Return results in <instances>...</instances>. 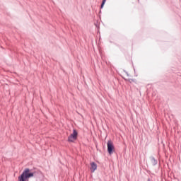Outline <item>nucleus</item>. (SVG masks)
<instances>
[{"instance_id": "1", "label": "nucleus", "mask_w": 181, "mask_h": 181, "mask_svg": "<svg viewBox=\"0 0 181 181\" xmlns=\"http://www.w3.org/2000/svg\"><path fill=\"white\" fill-rule=\"evenodd\" d=\"M39 177L42 176V171L38 169L34 168V170H30L29 168H25L22 174L18 177V181H29L30 177Z\"/></svg>"}, {"instance_id": "2", "label": "nucleus", "mask_w": 181, "mask_h": 181, "mask_svg": "<svg viewBox=\"0 0 181 181\" xmlns=\"http://www.w3.org/2000/svg\"><path fill=\"white\" fill-rule=\"evenodd\" d=\"M107 153H109V155H112V153H114V152H115V146H114V143L112 142V141L109 140L107 143Z\"/></svg>"}, {"instance_id": "3", "label": "nucleus", "mask_w": 181, "mask_h": 181, "mask_svg": "<svg viewBox=\"0 0 181 181\" xmlns=\"http://www.w3.org/2000/svg\"><path fill=\"white\" fill-rule=\"evenodd\" d=\"M77 135H78V132H77V130L74 129L72 134L68 136V142H74L77 139Z\"/></svg>"}, {"instance_id": "4", "label": "nucleus", "mask_w": 181, "mask_h": 181, "mask_svg": "<svg viewBox=\"0 0 181 181\" xmlns=\"http://www.w3.org/2000/svg\"><path fill=\"white\" fill-rule=\"evenodd\" d=\"M90 172H92V173H94V172H95V170H97V163H95V162H92L90 163Z\"/></svg>"}, {"instance_id": "5", "label": "nucleus", "mask_w": 181, "mask_h": 181, "mask_svg": "<svg viewBox=\"0 0 181 181\" xmlns=\"http://www.w3.org/2000/svg\"><path fill=\"white\" fill-rule=\"evenodd\" d=\"M151 162L153 166H156V165H158V160L155 159V157H151Z\"/></svg>"}, {"instance_id": "6", "label": "nucleus", "mask_w": 181, "mask_h": 181, "mask_svg": "<svg viewBox=\"0 0 181 181\" xmlns=\"http://www.w3.org/2000/svg\"><path fill=\"white\" fill-rule=\"evenodd\" d=\"M105 2H107V0H103L101 5H100V9H103L104 8V5H105Z\"/></svg>"}, {"instance_id": "7", "label": "nucleus", "mask_w": 181, "mask_h": 181, "mask_svg": "<svg viewBox=\"0 0 181 181\" xmlns=\"http://www.w3.org/2000/svg\"><path fill=\"white\" fill-rule=\"evenodd\" d=\"M127 81H129V83H135L136 80L134 78H129L127 80Z\"/></svg>"}, {"instance_id": "8", "label": "nucleus", "mask_w": 181, "mask_h": 181, "mask_svg": "<svg viewBox=\"0 0 181 181\" xmlns=\"http://www.w3.org/2000/svg\"><path fill=\"white\" fill-rule=\"evenodd\" d=\"M124 71V73L127 74V76H129V74H128V71Z\"/></svg>"}, {"instance_id": "9", "label": "nucleus", "mask_w": 181, "mask_h": 181, "mask_svg": "<svg viewBox=\"0 0 181 181\" xmlns=\"http://www.w3.org/2000/svg\"><path fill=\"white\" fill-rule=\"evenodd\" d=\"M124 80H125L126 81H128V79L124 78Z\"/></svg>"}, {"instance_id": "10", "label": "nucleus", "mask_w": 181, "mask_h": 181, "mask_svg": "<svg viewBox=\"0 0 181 181\" xmlns=\"http://www.w3.org/2000/svg\"><path fill=\"white\" fill-rule=\"evenodd\" d=\"M138 1L139 2V0H138Z\"/></svg>"}]
</instances>
